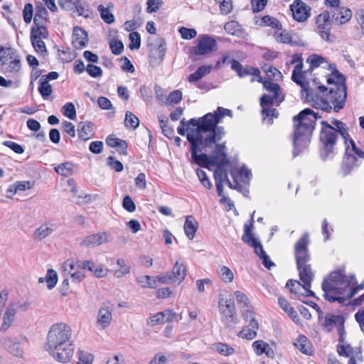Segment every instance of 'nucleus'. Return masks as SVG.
Returning <instances> with one entry per match:
<instances>
[{
	"label": "nucleus",
	"instance_id": "25",
	"mask_svg": "<svg viewBox=\"0 0 364 364\" xmlns=\"http://www.w3.org/2000/svg\"><path fill=\"white\" fill-rule=\"evenodd\" d=\"M255 211H254L250 220V223H245L244 225V234L242 236V240L246 244L255 243L256 241H258L257 238L255 237L254 234L252 232V230L254 228V215Z\"/></svg>",
	"mask_w": 364,
	"mask_h": 364
},
{
	"label": "nucleus",
	"instance_id": "32",
	"mask_svg": "<svg viewBox=\"0 0 364 364\" xmlns=\"http://www.w3.org/2000/svg\"><path fill=\"white\" fill-rule=\"evenodd\" d=\"M93 124L90 122H80L77 125L79 138L84 141L90 139L89 134L92 132Z\"/></svg>",
	"mask_w": 364,
	"mask_h": 364
},
{
	"label": "nucleus",
	"instance_id": "22",
	"mask_svg": "<svg viewBox=\"0 0 364 364\" xmlns=\"http://www.w3.org/2000/svg\"><path fill=\"white\" fill-rule=\"evenodd\" d=\"M56 228L57 226L55 223L51 222L44 223L34 231L33 237L35 240L41 241L46 237L50 235Z\"/></svg>",
	"mask_w": 364,
	"mask_h": 364
},
{
	"label": "nucleus",
	"instance_id": "3",
	"mask_svg": "<svg viewBox=\"0 0 364 364\" xmlns=\"http://www.w3.org/2000/svg\"><path fill=\"white\" fill-rule=\"evenodd\" d=\"M303 63H298L293 70L291 80L301 87L302 98L307 101L314 108L320 109L322 111L330 112L332 107L327 100L320 96L319 93H325L327 87L324 85H318L316 90L310 87L309 82L305 81L304 73L302 72Z\"/></svg>",
	"mask_w": 364,
	"mask_h": 364
},
{
	"label": "nucleus",
	"instance_id": "33",
	"mask_svg": "<svg viewBox=\"0 0 364 364\" xmlns=\"http://www.w3.org/2000/svg\"><path fill=\"white\" fill-rule=\"evenodd\" d=\"M284 100V96H276L274 95L264 94L261 96L259 102L262 108L269 107L274 105V102H282Z\"/></svg>",
	"mask_w": 364,
	"mask_h": 364
},
{
	"label": "nucleus",
	"instance_id": "55",
	"mask_svg": "<svg viewBox=\"0 0 364 364\" xmlns=\"http://www.w3.org/2000/svg\"><path fill=\"white\" fill-rule=\"evenodd\" d=\"M33 5L31 3H28L24 6L23 10V16L24 21L26 23H29L33 18Z\"/></svg>",
	"mask_w": 364,
	"mask_h": 364
},
{
	"label": "nucleus",
	"instance_id": "49",
	"mask_svg": "<svg viewBox=\"0 0 364 364\" xmlns=\"http://www.w3.org/2000/svg\"><path fill=\"white\" fill-rule=\"evenodd\" d=\"M137 282L141 284L142 287H156V280L152 279L151 277L145 275L140 276L137 278Z\"/></svg>",
	"mask_w": 364,
	"mask_h": 364
},
{
	"label": "nucleus",
	"instance_id": "16",
	"mask_svg": "<svg viewBox=\"0 0 364 364\" xmlns=\"http://www.w3.org/2000/svg\"><path fill=\"white\" fill-rule=\"evenodd\" d=\"M113 306L104 304L98 310L96 324L100 329H105L112 319Z\"/></svg>",
	"mask_w": 364,
	"mask_h": 364
},
{
	"label": "nucleus",
	"instance_id": "20",
	"mask_svg": "<svg viewBox=\"0 0 364 364\" xmlns=\"http://www.w3.org/2000/svg\"><path fill=\"white\" fill-rule=\"evenodd\" d=\"M107 242V233L98 232L85 237L80 242V245L85 247H93Z\"/></svg>",
	"mask_w": 364,
	"mask_h": 364
},
{
	"label": "nucleus",
	"instance_id": "38",
	"mask_svg": "<svg viewBox=\"0 0 364 364\" xmlns=\"http://www.w3.org/2000/svg\"><path fill=\"white\" fill-rule=\"evenodd\" d=\"M294 345L302 353L305 355L311 354L310 343L305 336H299L294 343Z\"/></svg>",
	"mask_w": 364,
	"mask_h": 364
},
{
	"label": "nucleus",
	"instance_id": "28",
	"mask_svg": "<svg viewBox=\"0 0 364 364\" xmlns=\"http://www.w3.org/2000/svg\"><path fill=\"white\" fill-rule=\"evenodd\" d=\"M257 80V82L262 83L264 88L269 92L272 93V95L276 96L282 97V88L280 86L272 82L269 80H263L261 76H259L258 78L255 79L252 77L251 79V82H254Z\"/></svg>",
	"mask_w": 364,
	"mask_h": 364
},
{
	"label": "nucleus",
	"instance_id": "26",
	"mask_svg": "<svg viewBox=\"0 0 364 364\" xmlns=\"http://www.w3.org/2000/svg\"><path fill=\"white\" fill-rule=\"evenodd\" d=\"M198 228V223L193 215H188L183 225L184 232L189 240H193Z\"/></svg>",
	"mask_w": 364,
	"mask_h": 364
},
{
	"label": "nucleus",
	"instance_id": "13",
	"mask_svg": "<svg viewBox=\"0 0 364 364\" xmlns=\"http://www.w3.org/2000/svg\"><path fill=\"white\" fill-rule=\"evenodd\" d=\"M304 126L296 124L294 123V150L293 151L294 156H296L299 151V149L305 147L309 142L310 137L312 132L307 134Z\"/></svg>",
	"mask_w": 364,
	"mask_h": 364
},
{
	"label": "nucleus",
	"instance_id": "62",
	"mask_svg": "<svg viewBox=\"0 0 364 364\" xmlns=\"http://www.w3.org/2000/svg\"><path fill=\"white\" fill-rule=\"evenodd\" d=\"M267 0H251L252 9L254 13L262 11L266 6Z\"/></svg>",
	"mask_w": 364,
	"mask_h": 364
},
{
	"label": "nucleus",
	"instance_id": "31",
	"mask_svg": "<svg viewBox=\"0 0 364 364\" xmlns=\"http://www.w3.org/2000/svg\"><path fill=\"white\" fill-rule=\"evenodd\" d=\"M16 57V52L11 48L0 49V63L2 66L8 65Z\"/></svg>",
	"mask_w": 364,
	"mask_h": 364
},
{
	"label": "nucleus",
	"instance_id": "54",
	"mask_svg": "<svg viewBox=\"0 0 364 364\" xmlns=\"http://www.w3.org/2000/svg\"><path fill=\"white\" fill-rule=\"evenodd\" d=\"M234 277L232 272L228 267L223 266L220 269V278L224 282H230Z\"/></svg>",
	"mask_w": 364,
	"mask_h": 364
},
{
	"label": "nucleus",
	"instance_id": "60",
	"mask_svg": "<svg viewBox=\"0 0 364 364\" xmlns=\"http://www.w3.org/2000/svg\"><path fill=\"white\" fill-rule=\"evenodd\" d=\"M94 356L82 350H79V364H91L93 361Z\"/></svg>",
	"mask_w": 364,
	"mask_h": 364
},
{
	"label": "nucleus",
	"instance_id": "63",
	"mask_svg": "<svg viewBox=\"0 0 364 364\" xmlns=\"http://www.w3.org/2000/svg\"><path fill=\"white\" fill-rule=\"evenodd\" d=\"M181 37L184 39H192L197 35V32L194 28H188L182 27L180 28Z\"/></svg>",
	"mask_w": 364,
	"mask_h": 364
},
{
	"label": "nucleus",
	"instance_id": "51",
	"mask_svg": "<svg viewBox=\"0 0 364 364\" xmlns=\"http://www.w3.org/2000/svg\"><path fill=\"white\" fill-rule=\"evenodd\" d=\"M164 322V315L161 311L149 317L146 320L147 325L151 326L161 324V323H163Z\"/></svg>",
	"mask_w": 364,
	"mask_h": 364
},
{
	"label": "nucleus",
	"instance_id": "42",
	"mask_svg": "<svg viewBox=\"0 0 364 364\" xmlns=\"http://www.w3.org/2000/svg\"><path fill=\"white\" fill-rule=\"evenodd\" d=\"M214 176H215V186H216L218 194L219 196L222 197L221 202L223 203L225 200H229V198H227L226 196H223V178H222L223 173L221 172V173H219L218 171L216 170Z\"/></svg>",
	"mask_w": 364,
	"mask_h": 364
},
{
	"label": "nucleus",
	"instance_id": "6",
	"mask_svg": "<svg viewBox=\"0 0 364 364\" xmlns=\"http://www.w3.org/2000/svg\"><path fill=\"white\" fill-rule=\"evenodd\" d=\"M329 67L332 69V76L336 78L337 83L339 85L336 86V90L333 88L330 90L327 95L328 99L324 98V93H319V95L323 96V98L328 102L331 107V104L334 105L333 109L335 112H338L343 108L346 100V78L343 74L339 73L334 64H329Z\"/></svg>",
	"mask_w": 364,
	"mask_h": 364
},
{
	"label": "nucleus",
	"instance_id": "19",
	"mask_svg": "<svg viewBox=\"0 0 364 364\" xmlns=\"http://www.w3.org/2000/svg\"><path fill=\"white\" fill-rule=\"evenodd\" d=\"M72 43L77 50H81L88 43V34L80 26H75L73 31Z\"/></svg>",
	"mask_w": 364,
	"mask_h": 364
},
{
	"label": "nucleus",
	"instance_id": "40",
	"mask_svg": "<svg viewBox=\"0 0 364 364\" xmlns=\"http://www.w3.org/2000/svg\"><path fill=\"white\" fill-rule=\"evenodd\" d=\"M307 63H309L310 68L308 71H312L315 68L319 67L321 64L326 63L327 60L325 58L317 54H312L309 55L306 60Z\"/></svg>",
	"mask_w": 364,
	"mask_h": 364
},
{
	"label": "nucleus",
	"instance_id": "58",
	"mask_svg": "<svg viewBox=\"0 0 364 364\" xmlns=\"http://www.w3.org/2000/svg\"><path fill=\"white\" fill-rule=\"evenodd\" d=\"M107 160V164L117 172H120L123 170V164L119 161L116 160L113 156H109Z\"/></svg>",
	"mask_w": 364,
	"mask_h": 364
},
{
	"label": "nucleus",
	"instance_id": "21",
	"mask_svg": "<svg viewBox=\"0 0 364 364\" xmlns=\"http://www.w3.org/2000/svg\"><path fill=\"white\" fill-rule=\"evenodd\" d=\"M346 155L342 164V171L344 175L350 173L351 171L359 166L358 161L355 156L350 153V146L348 144H346Z\"/></svg>",
	"mask_w": 364,
	"mask_h": 364
},
{
	"label": "nucleus",
	"instance_id": "36",
	"mask_svg": "<svg viewBox=\"0 0 364 364\" xmlns=\"http://www.w3.org/2000/svg\"><path fill=\"white\" fill-rule=\"evenodd\" d=\"M211 70V65L200 66L194 73L189 75L188 81L190 82H196L209 74Z\"/></svg>",
	"mask_w": 364,
	"mask_h": 364
},
{
	"label": "nucleus",
	"instance_id": "15",
	"mask_svg": "<svg viewBox=\"0 0 364 364\" xmlns=\"http://www.w3.org/2000/svg\"><path fill=\"white\" fill-rule=\"evenodd\" d=\"M293 18L299 21L304 22L310 16L311 9L301 0H295L290 6Z\"/></svg>",
	"mask_w": 364,
	"mask_h": 364
},
{
	"label": "nucleus",
	"instance_id": "43",
	"mask_svg": "<svg viewBox=\"0 0 364 364\" xmlns=\"http://www.w3.org/2000/svg\"><path fill=\"white\" fill-rule=\"evenodd\" d=\"M97 10L100 12V17L105 23L111 24L114 22V16L109 11V8H105L103 5L100 4L98 6Z\"/></svg>",
	"mask_w": 364,
	"mask_h": 364
},
{
	"label": "nucleus",
	"instance_id": "12",
	"mask_svg": "<svg viewBox=\"0 0 364 364\" xmlns=\"http://www.w3.org/2000/svg\"><path fill=\"white\" fill-rule=\"evenodd\" d=\"M317 24V32L321 38L328 42H332L330 38V31L331 29V21L330 12H322L317 16L316 19Z\"/></svg>",
	"mask_w": 364,
	"mask_h": 364
},
{
	"label": "nucleus",
	"instance_id": "48",
	"mask_svg": "<svg viewBox=\"0 0 364 364\" xmlns=\"http://www.w3.org/2000/svg\"><path fill=\"white\" fill-rule=\"evenodd\" d=\"M264 72L268 76L269 80H279L282 78L281 72L274 66H269L267 69L264 70Z\"/></svg>",
	"mask_w": 364,
	"mask_h": 364
},
{
	"label": "nucleus",
	"instance_id": "50",
	"mask_svg": "<svg viewBox=\"0 0 364 364\" xmlns=\"http://www.w3.org/2000/svg\"><path fill=\"white\" fill-rule=\"evenodd\" d=\"M337 351L340 355L346 357H352L354 354V349L349 344L338 346Z\"/></svg>",
	"mask_w": 364,
	"mask_h": 364
},
{
	"label": "nucleus",
	"instance_id": "1",
	"mask_svg": "<svg viewBox=\"0 0 364 364\" xmlns=\"http://www.w3.org/2000/svg\"><path fill=\"white\" fill-rule=\"evenodd\" d=\"M225 116L232 117V111L218 107L214 113L209 112L202 117L190 119L189 124L196 127V129L190 130L187 140L190 143L191 159L195 164L207 167L209 164L215 165L218 163L217 156L210 159L206 154L198 153L213 148V144L220 141L225 134L224 127L218 126Z\"/></svg>",
	"mask_w": 364,
	"mask_h": 364
},
{
	"label": "nucleus",
	"instance_id": "9",
	"mask_svg": "<svg viewBox=\"0 0 364 364\" xmlns=\"http://www.w3.org/2000/svg\"><path fill=\"white\" fill-rule=\"evenodd\" d=\"M325 4L331 7V9L326 12L331 13V21H334L338 24H343L351 18V11L345 6H342L340 0H325Z\"/></svg>",
	"mask_w": 364,
	"mask_h": 364
},
{
	"label": "nucleus",
	"instance_id": "14",
	"mask_svg": "<svg viewBox=\"0 0 364 364\" xmlns=\"http://www.w3.org/2000/svg\"><path fill=\"white\" fill-rule=\"evenodd\" d=\"M217 49L216 41L210 36L202 35L198 38V45L193 48L196 55H206Z\"/></svg>",
	"mask_w": 364,
	"mask_h": 364
},
{
	"label": "nucleus",
	"instance_id": "46",
	"mask_svg": "<svg viewBox=\"0 0 364 364\" xmlns=\"http://www.w3.org/2000/svg\"><path fill=\"white\" fill-rule=\"evenodd\" d=\"M4 345L7 348L8 350L14 355L21 356L22 355V350L19 348L18 343H13L10 339H5Z\"/></svg>",
	"mask_w": 364,
	"mask_h": 364
},
{
	"label": "nucleus",
	"instance_id": "18",
	"mask_svg": "<svg viewBox=\"0 0 364 364\" xmlns=\"http://www.w3.org/2000/svg\"><path fill=\"white\" fill-rule=\"evenodd\" d=\"M231 68L237 72L240 77H244L247 75H253L257 78L260 76V70L257 68H253L249 65L243 67L242 65L237 60L232 59L230 60Z\"/></svg>",
	"mask_w": 364,
	"mask_h": 364
},
{
	"label": "nucleus",
	"instance_id": "17",
	"mask_svg": "<svg viewBox=\"0 0 364 364\" xmlns=\"http://www.w3.org/2000/svg\"><path fill=\"white\" fill-rule=\"evenodd\" d=\"M94 263L92 261H77L74 262L73 260H67L63 264V272L65 276H69L75 271L87 269L89 271H92Z\"/></svg>",
	"mask_w": 364,
	"mask_h": 364
},
{
	"label": "nucleus",
	"instance_id": "8",
	"mask_svg": "<svg viewBox=\"0 0 364 364\" xmlns=\"http://www.w3.org/2000/svg\"><path fill=\"white\" fill-rule=\"evenodd\" d=\"M321 124L322 129L320 133V141L323 144L324 151V153L321 154V156L323 159H326L333 153L338 136L334 130V127L326 121H321Z\"/></svg>",
	"mask_w": 364,
	"mask_h": 364
},
{
	"label": "nucleus",
	"instance_id": "41",
	"mask_svg": "<svg viewBox=\"0 0 364 364\" xmlns=\"http://www.w3.org/2000/svg\"><path fill=\"white\" fill-rule=\"evenodd\" d=\"M139 119L132 112L127 111L125 114L124 125L126 127L135 129L139 127Z\"/></svg>",
	"mask_w": 364,
	"mask_h": 364
},
{
	"label": "nucleus",
	"instance_id": "37",
	"mask_svg": "<svg viewBox=\"0 0 364 364\" xmlns=\"http://www.w3.org/2000/svg\"><path fill=\"white\" fill-rule=\"evenodd\" d=\"M44 282L47 283V287L49 289H53L58 282V275L56 272L51 269H48L46 277H40L38 279L39 283H43Z\"/></svg>",
	"mask_w": 364,
	"mask_h": 364
},
{
	"label": "nucleus",
	"instance_id": "27",
	"mask_svg": "<svg viewBox=\"0 0 364 364\" xmlns=\"http://www.w3.org/2000/svg\"><path fill=\"white\" fill-rule=\"evenodd\" d=\"M170 273L172 277V283L179 284L186 275V269L183 264L176 262Z\"/></svg>",
	"mask_w": 364,
	"mask_h": 364
},
{
	"label": "nucleus",
	"instance_id": "7",
	"mask_svg": "<svg viewBox=\"0 0 364 364\" xmlns=\"http://www.w3.org/2000/svg\"><path fill=\"white\" fill-rule=\"evenodd\" d=\"M218 309L221 322L225 326L233 327L237 323L235 305L232 299H228L223 294H219Z\"/></svg>",
	"mask_w": 364,
	"mask_h": 364
},
{
	"label": "nucleus",
	"instance_id": "24",
	"mask_svg": "<svg viewBox=\"0 0 364 364\" xmlns=\"http://www.w3.org/2000/svg\"><path fill=\"white\" fill-rule=\"evenodd\" d=\"M248 245L254 247L255 253L262 260V264L266 268L270 269L272 267L275 265L274 263L269 259V256L264 252L263 247L259 240L256 241L255 243L248 244Z\"/></svg>",
	"mask_w": 364,
	"mask_h": 364
},
{
	"label": "nucleus",
	"instance_id": "45",
	"mask_svg": "<svg viewBox=\"0 0 364 364\" xmlns=\"http://www.w3.org/2000/svg\"><path fill=\"white\" fill-rule=\"evenodd\" d=\"M63 114L70 119H75L76 118V110L75 105L73 102H67L62 108Z\"/></svg>",
	"mask_w": 364,
	"mask_h": 364
},
{
	"label": "nucleus",
	"instance_id": "44",
	"mask_svg": "<svg viewBox=\"0 0 364 364\" xmlns=\"http://www.w3.org/2000/svg\"><path fill=\"white\" fill-rule=\"evenodd\" d=\"M39 84L38 92L44 100L48 99L53 92L51 85L46 80L41 79H40Z\"/></svg>",
	"mask_w": 364,
	"mask_h": 364
},
{
	"label": "nucleus",
	"instance_id": "39",
	"mask_svg": "<svg viewBox=\"0 0 364 364\" xmlns=\"http://www.w3.org/2000/svg\"><path fill=\"white\" fill-rule=\"evenodd\" d=\"M55 171L63 176H70L73 173V164L70 162L62 163L55 167Z\"/></svg>",
	"mask_w": 364,
	"mask_h": 364
},
{
	"label": "nucleus",
	"instance_id": "59",
	"mask_svg": "<svg viewBox=\"0 0 364 364\" xmlns=\"http://www.w3.org/2000/svg\"><path fill=\"white\" fill-rule=\"evenodd\" d=\"M235 295L236 297V300L239 304L241 305L242 307H247L248 305L250 304V301L247 296L240 291H236L235 292Z\"/></svg>",
	"mask_w": 364,
	"mask_h": 364
},
{
	"label": "nucleus",
	"instance_id": "56",
	"mask_svg": "<svg viewBox=\"0 0 364 364\" xmlns=\"http://www.w3.org/2000/svg\"><path fill=\"white\" fill-rule=\"evenodd\" d=\"M262 21L264 25L271 26L272 28H279L282 27L281 23L277 18L271 17L269 16H263L262 18Z\"/></svg>",
	"mask_w": 364,
	"mask_h": 364
},
{
	"label": "nucleus",
	"instance_id": "5",
	"mask_svg": "<svg viewBox=\"0 0 364 364\" xmlns=\"http://www.w3.org/2000/svg\"><path fill=\"white\" fill-rule=\"evenodd\" d=\"M309 243V235L307 233H304L294 246V254L299 278L302 282H305L308 286H309L310 282H312L314 277L311 264H308L310 260L308 250Z\"/></svg>",
	"mask_w": 364,
	"mask_h": 364
},
{
	"label": "nucleus",
	"instance_id": "61",
	"mask_svg": "<svg viewBox=\"0 0 364 364\" xmlns=\"http://www.w3.org/2000/svg\"><path fill=\"white\" fill-rule=\"evenodd\" d=\"M86 71L92 77H101L102 75V69L99 66L93 64H88L86 68Z\"/></svg>",
	"mask_w": 364,
	"mask_h": 364
},
{
	"label": "nucleus",
	"instance_id": "64",
	"mask_svg": "<svg viewBox=\"0 0 364 364\" xmlns=\"http://www.w3.org/2000/svg\"><path fill=\"white\" fill-rule=\"evenodd\" d=\"M239 24L237 22L235 21H231L228 23H226L224 26L225 31L230 34V35H235L236 32L239 30Z\"/></svg>",
	"mask_w": 364,
	"mask_h": 364
},
{
	"label": "nucleus",
	"instance_id": "11",
	"mask_svg": "<svg viewBox=\"0 0 364 364\" xmlns=\"http://www.w3.org/2000/svg\"><path fill=\"white\" fill-rule=\"evenodd\" d=\"M321 116L316 113L312 109L307 108L301 111L297 115L293 117V121L296 124L303 125L306 127V133L309 134L313 132L315 129L316 121Z\"/></svg>",
	"mask_w": 364,
	"mask_h": 364
},
{
	"label": "nucleus",
	"instance_id": "23",
	"mask_svg": "<svg viewBox=\"0 0 364 364\" xmlns=\"http://www.w3.org/2000/svg\"><path fill=\"white\" fill-rule=\"evenodd\" d=\"M259 328V323L252 318L250 321V324L242 328V329L238 333V336L242 338L247 340H252L257 336V330Z\"/></svg>",
	"mask_w": 364,
	"mask_h": 364
},
{
	"label": "nucleus",
	"instance_id": "57",
	"mask_svg": "<svg viewBox=\"0 0 364 364\" xmlns=\"http://www.w3.org/2000/svg\"><path fill=\"white\" fill-rule=\"evenodd\" d=\"M122 207L129 213H133L136 210V205L129 195L124 197Z\"/></svg>",
	"mask_w": 364,
	"mask_h": 364
},
{
	"label": "nucleus",
	"instance_id": "10",
	"mask_svg": "<svg viewBox=\"0 0 364 364\" xmlns=\"http://www.w3.org/2000/svg\"><path fill=\"white\" fill-rule=\"evenodd\" d=\"M48 31L46 27H41L39 28L32 27L31 30L32 46L36 52L43 56H45L48 53L46 44L43 39L48 38Z\"/></svg>",
	"mask_w": 364,
	"mask_h": 364
},
{
	"label": "nucleus",
	"instance_id": "34",
	"mask_svg": "<svg viewBox=\"0 0 364 364\" xmlns=\"http://www.w3.org/2000/svg\"><path fill=\"white\" fill-rule=\"evenodd\" d=\"M279 306L288 314V316L296 322L299 321V316L293 307L290 306L289 301L284 297H279L278 299Z\"/></svg>",
	"mask_w": 364,
	"mask_h": 364
},
{
	"label": "nucleus",
	"instance_id": "4",
	"mask_svg": "<svg viewBox=\"0 0 364 364\" xmlns=\"http://www.w3.org/2000/svg\"><path fill=\"white\" fill-rule=\"evenodd\" d=\"M355 280L354 275L348 277L345 275L343 270L332 272L322 282L323 297L330 302L344 303L346 298L341 295Z\"/></svg>",
	"mask_w": 364,
	"mask_h": 364
},
{
	"label": "nucleus",
	"instance_id": "2",
	"mask_svg": "<svg viewBox=\"0 0 364 364\" xmlns=\"http://www.w3.org/2000/svg\"><path fill=\"white\" fill-rule=\"evenodd\" d=\"M71 336L72 330L68 325L55 323L48 333L45 348L55 360L67 363L73 357L74 351Z\"/></svg>",
	"mask_w": 364,
	"mask_h": 364
},
{
	"label": "nucleus",
	"instance_id": "35",
	"mask_svg": "<svg viewBox=\"0 0 364 364\" xmlns=\"http://www.w3.org/2000/svg\"><path fill=\"white\" fill-rule=\"evenodd\" d=\"M332 124L334 125V130L336 132V134H341L344 139L346 144H348V140L350 137L348 134V128L345 123L338 119H333Z\"/></svg>",
	"mask_w": 364,
	"mask_h": 364
},
{
	"label": "nucleus",
	"instance_id": "29",
	"mask_svg": "<svg viewBox=\"0 0 364 364\" xmlns=\"http://www.w3.org/2000/svg\"><path fill=\"white\" fill-rule=\"evenodd\" d=\"M48 16V12L46 9L40 4L36 6V14L33 18V23L35 24V28H39L41 27H46L43 24L44 21H47Z\"/></svg>",
	"mask_w": 364,
	"mask_h": 364
},
{
	"label": "nucleus",
	"instance_id": "30",
	"mask_svg": "<svg viewBox=\"0 0 364 364\" xmlns=\"http://www.w3.org/2000/svg\"><path fill=\"white\" fill-rule=\"evenodd\" d=\"M16 314V308L14 306L7 307L3 318V323L0 328L1 331H6L14 321Z\"/></svg>",
	"mask_w": 364,
	"mask_h": 364
},
{
	"label": "nucleus",
	"instance_id": "52",
	"mask_svg": "<svg viewBox=\"0 0 364 364\" xmlns=\"http://www.w3.org/2000/svg\"><path fill=\"white\" fill-rule=\"evenodd\" d=\"M109 47L112 53L114 55L121 54L124 49V45L122 42L119 40H112L109 42Z\"/></svg>",
	"mask_w": 364,
	"mask_h": 364
},
{
	"label": "nucleus",
	"instance_id": "47",
	"mask_svg": "<svg viewBox=\"0 0 364 364\" xmlns=\"http://www.w3.org/2000/svg\"><path fill=\"white\" fill-rule=\"evenodd\" d=\"M129 38L131 41V43L129 47L131 50L139 49L141 46V37L138 32L133 31L129 33Z\"/></svg>",
	"mask_w": 364,
	"mask_h": 364
},
{
	"label": "nucleus",
	"instance_id": "53",
	"mask_svg": "<svg viewBox=\"0 0 364 364\" xmlns=\"http://www.w3.org/2000/svg\"><path fill=\"white\" fill-rule=\"evenodd\" d=\"M162 3V0H147V13L151 14L156 12L161 6Z\"/></svg>",
	"mask_w": 364,
	"mask_h": 364
}]
</instances>
